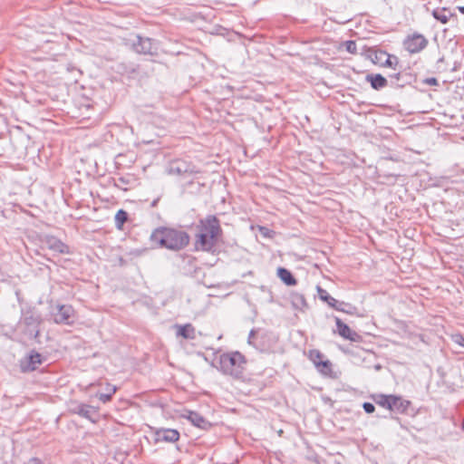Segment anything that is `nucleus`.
I'll list each match as a JSON object with an SVG mask.
<instances>
[{
    "label": "nucleus",
    "mask_w": 464,
    "mask_h": 464,
    "mask_svg": "<svg viewBox=\"0 0 464 464\" xmlns=\"http://www.w3.org/2000/svg\"><path fill=\"white\" fill-rule=\"evenodd\" d=\"M150 241L161 248L172 251H179L189 244L188 234L181 229L159 227L155 228L150 237Z\"/></svg>",
    "instance_id": "nucleus-1"
},
{
    "label": "nucleus",
    "mask_w": 464,
    "mask_h": 464,
    "mask_svg": "<svg viewBox=\"0 0 464 464\" xmlns=\"http://www.w3.org/2000/svg\"><path fill=\"white\" fill-rule=\"evenodd\" d=\"M246 361L239 352L223 353L219 357V370L227 375L240 378L243 375Z\"/></svg>",
    "instance_id": "nucleus-2"
},
{
    "label": "nucleus",
    "mask_w": 464,
    "mask_h": 464,
    "mask_svg": "<svg viewBox=\"0 0 464 464\" xmlns=\"http://www.w3.org/2000/svg\"><path fill=\"white\" fill-rule=\"evenodd\" d=\"M124 41L125 44L137 53L154 55L158 53V44L151 38L130 34Z\"/></svg>",
    "instance_id": "nucleus-3"
},
{
    "label": "nucleus",
    "mask_w": 464,
    "mask_h": 464,
    "mask_svg": "<svg viewBox=\"0 0 464 464\" xmlns=\"http://www.w3.org/2000/svg\"><path fill=\"white\" fill-rule=\"evenodd\" d=\"M22 321L26 326L25 334L31 338H37L40 333L39 326L42 322L41 315L33 310H28L23 314Z\"/></svg>",
    "instance_id": "nucleus-4"
},
{
    "label": "nucleus",
    "mask_w": 464,
    "mask_h": 464,
    "mask_svg": "<svg viewBox=\"0 0 464 464\" xmlns=\"http://www.w3.org/2000/svg\"><path fill=\"white\" fill-rule=\"evenodd\" d=\"M198 229L199 233L208 235L209 238H218L222 232L219 220L213 215H209L204 219H201L198 225Z\"/></svg>",
    "instance_id": "nucleus-5"
},
{
    "label": "nucleus",
    "mask_w": 464,
    "mask_h": 464,
    "mask_svg": "<svg viewBox=\"0 0 464 464\" xmlns=\"http://www.w3.org/2000/svg\"><path fill=\"white\" fill-rule=\"evenodd\" d=\"M194 167L187 161L177 160L169 163L168 173L179 177H186L194 173Z\"/></svg>",
    "instance_id": "nucleus-6"
},
{
    "label": "nucleus",
    "mask_w": 464,
    "mask_h": 464,
    "mask_svg": "<svg viewBox=\"0 0 464 464\" xmlns=\"http://www.w3.org/2000/svg\"><path fill=\"white\" fill-rule=\"evenodd\" d=\"M74 310L68 304L57 305V311L53 313V321L59 324H70L72 323Z\"/></svg>",
    "instance_id": "nucleus-7"
},
{
    "label": "nucleus",
    "mask_w": 464,
    "mask_h": 464,
    "mask_svg": "<svg viewBox=\"0 0 464 464\" xmlns=\"http://www.w3.org/2000/svg\"><path fill=\"white\" fill-rule=\"evenodd\" d=\"M427 44L428 40L422 34H414L411 36H409L404 42L406 50L411 53L420 52L427 46Z\"/></svg>",
    "instance_id": "nucleus-8"
},
{
    "label": "nucleus",
    "mask_w": 464,
    "mask_h": 464,
    "mask_svg": "<svg viewBox=\"0 0 464 464\" xmlns=\"http://www.w3.org/2000/svg\"><path fill=\"white\" fill-rule=\"evenodd\" d=\"M115 72L129 79H138L140 75V66L130 63H120L116 64Z\"/></svg>",
    "instance_id": "nucleus-9"
},
{
    "label": "nucleus",
    "mask_w": 464,
    "mask_h": 464,
    "mask_svg": "<svg viewBox=\"0 0 464 464\" xmlns=\"http://www.w3.org/2000/svg\"><path fill=\"white\" fill-rule=\"evenodd\" d=\"M179 439V432L174 429H159L154 433L155 442H176Z\"/></svg>",
    "instance_id": "nucleus-10"
},
{
    "label": "nucleus",
    "mask_w": 464,
    "mask_h": 464,
    "mask_svg": "<svg viewBox=\"0 0 464 464\" xmlns=\"http://www.w3.org/2000/svg\"><path fill=\"white\" fill-rule=\"evenodd\" d=\"M45 246L52 251L58 254H69L70 248L61 239L54 236H46L44 239Z\"/></svg>",
    "instance_id": "nucleus-11"
},
{
    "label": "nucleus",
    "mask_w": 464,
    "mask_h": 464,
    "mask_svg": "<svg viewBox=\"0 0 464 464\" xmlns=\"http://www.w3.org/2000/svg\"><path fill=\"white\" fill-rule=\"evenodd\" d=\"M218 239V238H209L208 235L198 232L197 234V239L195 243L196 248L197 250L210 252L217 245Z\"/></svg>",
    "instance_id": "nucleus-12"
},
{
    "label": "nucleus",
    "mask_w": 464,
    "mask_h": 464,
    "mask_svg": "<svg viewBox=\"0 0 464 464\" xmlns=\"http://www.w3.org/2000/svg\"><path fill=\"white\" fill-rule=\"evenodd\" d=\"M335 324L337 327L338 334L343 338L353 342H358L361 339V336L356 332L353 331L340 318L335 317Z\"/></svg>",
    "instance_id": "nucleus-13"
},
{
    "label": "nucleus",
    "mask_w": 464,
    "mask_h": 464,
    "mask_svg": "<svg viewBox=\"0 0 464 464\" xmlns=\"http://www.w3.org/2000/svg\"><path fill=\"white\" fill-rule=\"evenodd\" d=\"M73 412L89 420L92 423L98 421L99 414L96 409L87 404H78L74 409Z\"/></svg>",
    "instance_id": "nucleus-14"
},
{
    "label": "nucleus",
    "mask_w": 464,
    "mask_h": 464,
    "mask_svg": "<svg viewBox=\"0 0 464 464\" xmlns=\"http://www.w3.org/2000/svg\"><path fill=\"white\" fill-rule=\"evenodd\" d=\"M42 363V355L39 353H32L24 362H21L23 372L34 371L38 364Z\"/></svg>",
    "instance_id": "nucleus-15"
},
{
    "label": "nucleus",
    "mask_w": 464,
    "mask_h": 464,
    "mask_svg": "<svg viewBox=\"0 0 464 464\" xmlns=\"http://www.w3.org/2000/svg\"><path fill=\"white\" fill-rule=\"evenodd\" d=\"M187 419L196 427L202 430H208L211 427V423L207 420L202 415L196 411H188Z\"/></svg>",
    "instance_id": "nucleus-16"
},
{
    "label": "nucleus",
    "mask_w": 464,
    "mask_h": 464,
    "mask_svg": "<svg viewBox=\"0 0 464 464\" xmlns=\"http://www.w3.org/2000/svg\"><path fill=\"white\" fill-rule=\"evenodd\" d=\"M366 81L371 83L372 89L377 91L382 90L389 84L388 80L380 73L367 74Z\"/></svg>",
    "instance_id": "nucleus-17"
},
{
    "label": "nucleus",
    "mask_w": 464,
    "mask_h": 464,
    "mask_svg": "<svg viewBox=\"0 0 464 464\" xmlns=\"http://www.w3.org/2000/svg\"><path fill=\"white\" fill-rule=\"evenodd\" d=\"M277 276L288 286L295 285L297 283L293 274L285 267L277 268Z\"/></svg>",
    "instance_id": "nucleus-18"
},
{
    "label": "nucleus",
    "mask_w": 464,
    "mask_h": 464,
    "mask_svg": "<svg viewBox=\"0 0 464 464\" xmlns=\"http://www.w3.org/2000/svg\"><path fill=\"white\" fill-rule=\"evenodd\" d=\"M432 16L441 24H447L454 14L448 8H437L432 11Z\"/></svg>",
    "instance_id": "nucleus-19"
},
{
    "label": "nucleus",
    "mask_w": 464,
    "mask_h": 464,
    "mask_svg": "<svg viewBox=\"0 0 464 464\" xmlns=\"http://www.w3.org/2000/svg\"><path fill=\"white\" fill-rule=\"evenodd\" d=\"M411 405V401L402 399L401 396L395 395L394 404H392L391 411H395L398 413H405Z\"/></svg>",
    "instance_id": "nucleus-20"
},
{
    "label": "nucleus",
    "mask_w": 464,
    "mask_h": 464,
    "mask_svg": "<svg viewBox=\"0 0 464 464\" xmlns=\"http://www.w3.org/2000/svg\"><path fill=\"white\" fill-rule=\"evenodd\" d=\"M368 57L374 63L382 66L386 52L379 49L371 48L368 50Z\"/></svg>",
    "instance_id": "nucleus-21"
},
{
    "label": "nucleus",
    "mask_w": 464,
    "mask_h": 464,
    "mask_svg": "<svg viewBox=\"0 0 464 464\" xmlns=\"http://www.w3.org/2000/svg\"><path fill=\"white\" fill-rule=\"evenodd\" d=\"M178 335L183 337L184 339L193 340L196 337L195 328L191 324H187L184 325L178 326Z\"/></svg>",
    "instance_id": "nucleus-22"
},
{
    "label": "nucleus",
    "mask_w": 464,
    "mask_h": 464,
    "mask_svg": "<svg viewBox=\"0 0 464 464\" xmlns=\"http://www.w3.org/2000/svg\"><path fill=\"white\" fill-rule=\"evenodd\" d=\"M334 309L350 315H359V311L356 306L343 301H339L338 304L335 306Z\"/></svg>",
    "instance_id": "nucleus-23"
},
{
    "label": "nucleus",
    "mask_w": 464,
    "mask_h": 464,
    "mask_svg": "<svg viewBox=\"0 0 464 464\" xmlns=\"http://www.w3.org/2000/svg\"><path fill=\"white\" fill-rule=\"evenodd\" d=\"M317 292H318V295H319V298L327 303V304L332 307V308H335V306L338 304L339 301L336 300L335 298H334L333 296H331L328 292L323 288H321L320 286H317Z\"/></svg>",
    "instance_id": "nucleus-24"
},
{
    "label": "nucleus",
    "mask_w": 464,
    "mask_h": 464,
    "mask_svg": "<svg viewBox=\"0 0 464 464\" xmlns=\"http://www.w3.org/2000/svg\"><path fill=\"white\" fill-rule=\"evenodd\" d=\"M394 397L395 395L379 394L375 399V402L378 405L391 411L392 404H394Z\"/></svg>",
    "instance_id": "nucleus-25"
},
{
    "label": "nucleus",
    "mask_w": 464,
    "mask_h": 464,
    "mask_svg": "<svg viewBox=\"0 0 464 464\" xmlns=\"http://www.w3.org/2000/svg\"><path fill=\"white\" fill-rule=\"evenodd\" d=\"M291 301H292L294 307H295L296 309L303 310L304 307L307 306L305 298L301 294L296 293V294L292 295Z\"/></svg>",
    "instance_id": "nucleus-26"
},
{
    "label": "nucleus",
    "mask_w": 464,
    "mask_h": 464,
    "mask_svg": "<svg viewBox=\"0 0 464 464\" xmlns=\"http://www.w3.org/2000/svg\"><path fill=\"white\" fill-rule=\"evenodd\" d=\"M128 219V213L123 209H119L115 215L114 221H115V227L118 229H121L124 223Z\"/></svg>",
    "instance_id": "nucleus-27"
},
{
    "label": "nucleus",
    "mask_w": 464,
    "mask_h": 464,
    "mask_svg": "<svg viewBox=\"0 0 464 464\" xmlns=\"http://www.w3.org/2000/svg\"><path fill=\"white\" fill-rule=\"evenodd\" d=\"M401 72H397V73H394V74H391L389 76V80H388V83L392 86V87H394V88H401V87H403L405 82H401Z\"/></svg>",
    "instance_id": "nucleus-28"
},
{
    "label": "nucleus",
    "mask_w": 464,
    "mask_h": 464,
    "mask_svg": "<svg viewBox=\"0 0 464 464\" xmlns=\"http://www.w3.org/2000/svg\"><path fill=\"white\" fill-rule=\"evenodd\" d=\"M314 363L317 368H320V371L324 374H329L332 371V363L329 360L325 361H316L315 359H313Z\"/></svg>",
    "instance_id": "nucleus-29"
},
{
    "label": "nucleus",
    "mask_w": 464,
    "mask_h": 464,
    "mask_svg": "<svg viewBox=\"0 0 464 464\" xmlns=\"http://www.w3.org/2000/svg\"><path fill=\"white\" fill-rule=\"evenodd\" d=\"M398 63H399V59L397 56L389 54L388 53H386V56L384 57V62H383L382 66L391 67V68L395 69L396 66L398 65Z\"/></svg>",
    "instance_id": "nucleus-30"
},
{
    "label": "nucleus",
    "mask_w": 464,
    "mask_h": 464,
    "mask_svg": "<svg viewBox=\"0 0 464 464\" xmlns=\"http://www.w3.org/2000/svg\"><path fill=\"white\" fill-rule=\"evenodd\" d=\"M344 45H345V49L348 53H353V54L357 53V45L354 41H346L344 43Z\"/></svg>",
    "instance_id": "nucleus-31"
},
{
    "label": "nucleus",
    "mask_w": 464,
    "mask_h": 464,
    "mask_svg": "<svg viewBox=\"0 0 464 464\" xmlns=\"http://www.w3.org/2000/svg\"><path fill=\"white\" fill-rule=\"evenodd\" d=\"M98 399L103 402L106 403L111 400L112 394L111 393H98L97 394Z\"/></svg>",
    "instance_id": "nucleus-32"
},
{
    "label": "nucleus",
    "mask_w": 464,
    "mask_h": 464,
    "mask_svg": "<svg viewBox=\"0 0 464 464\" xmlns=\"http://www.w3.org/2000/svg\"><path fill=\"white\" fill-rule=\"evenodd\" d=\"M362 408L366 413H372L375 411V406L371 402H364Z\"/></svg>",
    "instance_id": "nucleus-33"
},
{
    "label": "nucleus",
    "mask_w": 464,
    "mask_h": 464,
    "mask_svg": "<svg viewBox=\"0 0 464 464\" xmlns=\"http://www.w3.org/2000/svg\"><path fill=\"white\" fill-rule=\"evenodd\" d=\"M310 355L312 360L315 359L316 361H322L323 354L319 351H311Z\"/></svg>",
    "instance_id": "nucleus-34"
},
{
    "label": "nucleus",
    "mask_w": 464,
    "mask_h": 464,
    "mask_svg": "<svg viewBox=\"0 0 464 464\" xmlns=\"http://www.w3.org/2000/svg\"><path fill=\"white\" fill-rule=\"evenodd\" d=\"M106 393L114 394L117 391V387L115 385H112L111 383H106Z\"/></svg>",
    "instance_id": "nucleus-35"
},
{
    "label": "nucleus",
    "mask_w": 464,
    "mask_h": 464,
    "mask_svg": "<svg viewBox=\"0 0 464 464\" xmlns=\"http://www.w3.org/2000/svg\"><path fill=\"white\" fill-rule=\"evenodd\" d=\"M455 342L464 347V337L462 335H456Z\"/></svg>",
    "instance_id": "nucleus-36"
},
{
    "label": "nucleus",
    "mask_w": 464,
    "mask_h": 464,
    "mask_svg": "<svg viewBox=\"0 0 464 464\" xmlns=\"http://www.w3.org/2000/svg\"><path fill=\"white\" fill-rule=\"evenodd\" d=\"M27 464H43L42 460L37 458H32Z\"/></svg>",
    "instance_id": "nucleus-37"
},
{
    "label": "nucleus",
    "mask_w": 464,
    "mask_h": 464,
    "mask_svg": "<svg viewBox=\"0 0 464 464\" xmlns=\"http://www.w3.org/2000/svg\"><path fill=\"white\" fill-rule=\"evenodd\" d=\"M255 334H256L255 330H251L250 333H249V335H248V343H251V340L255 336Z\"/></svg>",
    "instance_id": "nucleus-38"
},
{
    "label": "nucleus",
    "mask_w": 464,
    "mask_h": 464,
    "mask_svg": "<svg viewBox=\"0 0 464 464\" xmlns=\"http://www.w3.org/2000/svg\"><path fill=\"white\" fill-rule=\"evenodd\" d=\"M427 82L430 83V84L436 85L437 84V79L430 78V79L427 80Z\"/></svg>",
    "instance_id": "nucleus-39"
},
{
    "label": "nucleus",
    "mask_w": 464,
    "mask_h": 464,
    "mask_svg": "<svg viewBox=\"0 0 464 464\" xmlns=\"http://www.w3.org/2000/svg\"><path fill=\"white\" fill-rule=\"evenodd\" d=\"M458 9L461 14H464V6H459Z\"/></svg>",
    "instance_id": "nucleus-40"
},
{
    "label": "nucleus",
    "mask_w": 464,
    "mask_h": 464,
    "mask_svg": "<svg viewBox=\"0 0 464 464\" xmlns=\"http://www.w3.org/2000/svg\"><path fill=\"white\" fill-rule=\"evenodd\" d=\"M158 201H159L158 198L153 200L152 203H151V207H155L157 205Z\"/></svg>",
    "instance_id": "nucleus-41"
},
{
    "label": "nucleus",
    "mask_w": 464,
    "mask_h": 464,
    "mask_svg": "<svg viewBox=\"0 0 464 464\" xmlns=\"http://www.w3.org/2000/svg\"><path fill=\"white\" fill-rule=\"evenodd\" d=\"M462 429L464 430V420H463V422H462Z\"/></svg>",
    "instance_id": "nucleus-42"
}]
</instances>
